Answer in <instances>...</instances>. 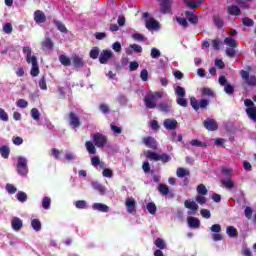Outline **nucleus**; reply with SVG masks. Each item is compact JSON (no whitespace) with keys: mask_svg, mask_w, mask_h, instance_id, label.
I'll return each mask as SVG.
<instances>
[{"mask_svg":"<svg viewBox=\"0 0 256 256\" xmlns=\"http://www.w3.org/2000/svg\"><path fill=\"white\" fill-rule=\"evenodd\" d=\"M157 99H163V93L156 91L145 97L144 103L146 109H155L157 107Z\"/></svg>","mask_w":256,"mask_h":256,"instance_id":"f257e3e1","label":"nucleus"},{"mask_svg":"<svg viewBox=\"0 0 256 256\" xmlns=\"http://www.w3.org/2000/svg\"><path fill=\"white\" fill-rule=\"evenodd\" d=\"M147 159H150V161H161L162 163H169L171 161V156L169 154L163 153L158 154L157 152L148 151L146 153Z\"/></svg>","mask_w":256,"mask_h":256,"instance_id":"f03ea898","label":"nucleus"},{"mask_svg":"<svg viewBox=\"0 0 256 256\" xmlns=\"http://www.w3.org/2000/svg\"><path fill=\"white\" fill-rule=\"evenodd\" d=\"M91 137L93 139L94 145L99 149H103V147H105L109 141L107 136L100 132L91 135Z\"/></svg>","mask_w":256,"mask_h":256,"instance_id":"7ed1b4c3","label":"nucleus"},{"mask_svg":"<svg viewBox=\"0 0 256 256\" xmlns=\"http://www.w3.org/2000/svg\"><path fill=\"white\" fill-rule=\"evenodd\" d=\"M190 105L194 111H199L200 109H207L209 106V100L201 99L200 101L197 100L195 97L190 98Z\"/></svg>","mask_w":256,"mask_h":256,"instance_id":"20e7f679","label":"nucleus"},{"mask_svg":"<svg viewBox=\"0 0 256 256\" xmlns=\"http://www.w3.org/2000/svg\"><path fill=\"white\" fill-rule=\"evenodd\" d=\"M175 95H177V105L180 107H187V99H185V88L177 86L175 89Z\"/></svg>","mask_w":256,"mask_h":256,"instance_id":"39448f33","label":"nucleus"},{"mask_svg":"<svg viewBox=\"0 0 256 256\" xmlns=\"http://www.w3.org/2000/svg\"><path fill=\"white\" fill-rule=\"evenodd\" d=\"M16 167L18 175H22L23 177H25V175L29 173V167H27V160L25 159V157H18V163Z\"/></svg>","mask_w":256,"mask_h":256,"instance_id":"423d86ee","label":"nucleus"},{"mask_svg":"<svg viewBox=\"0 0 256 256\" xmlns=\"http://www.w3.org/2000/svg\"><path fill=\"white\" fill-rule=\"evenodd\" d=\"M68 121H69V125H70V127H72V129H79V127H81V125H82L81 118H79L77 113H75L73 111H70L68 113Z\"/></svg>","mask_w":256,"mask_h":256,"instance_id":"0eeeda50","label":"nucleus"},{"mask_svg":"<svg viewBox=\"0 0 256 256\" xmlns=\"http://www.w3.org/2000/svg\"><path fill=\"white\" fill-rule=\"evenodd\" d=\"M218 81L221 87H224V92L226 95H233L235 93V87H233V85L227 81L225 76H220Z\"/></svg>","mask_w":256,"mask_h":256,"instance_id":"6e6552de","label":"nucleus"},{"mask_svg":"<svg viewBox=\"0 0 256 256\" xmlns=\"http://www.w3.org/2000/svg\"><path fill=\"white\" fill-rule=\"evenodd\" d=\"M71 61L75 69H83L85 67V60H83V56H79V54H73Z\"/></svg>","mask_w":256,"mask_h":256,"instance_id":"1a4fd4ad","label":"nucleus"},{"mask_svg":"<svg viewBox=\"0 0 256 256\" xmlns=\"http://www.w3.org/2000/svg\"><path fill=\"white\" fill-rule=\"evenodd\" d=\"M173 2L171 0H160V13L163 15H167V13H171V7Z\"/></svg>","mask_w":256,"mask_h":256,"instance_id":"9d476101","label":"nucleus"},{"mask_svg":"<svg viewBox=\"0 0 256 256\" xmlns=\"http://www.w3.org/2000/svg\"><path fill=\"white\" fill-rule=\"evenodd\" d=\"M203 125L207 131H217L219 129V125L215 119L207 118L204 120Z\"/></svg>","mask_w":256,"mask_h":256,"instance_id":"9b49d317","label":"nucleus"},{"mask_svg":"<svg viewBox=\"0 0 256 256\" xmlns=\"http://www.w3.org/2000/svg\"><path fill=\"white\" fill-rule=\"evenodd\" d=\"M109 59H113V52H111V50H103L99 56V63H101V65H106Z\"/></svg>","mask_w":256,"mask_h":256,"instance_id":"f8f14e48","label":"nucleus"},{"mask_svg":"<svg viewBox=\"0 0 256 256\" xmlns=\"http://www.w3.org/2000/svg\"><path fill=\"white\" fill-rule=\"evenodd\" d=\"M142 143L148 147V149H153L157 151V140L151 136L144 137L142 139Z\"/></svg>","mask_w":256,"mask_h":256,"instance_id":"ddd939ff","label":"nucleus"},{"mask_svg":"<svg viewBox=\"0 0 256 256\" xmlns=\"http://www.w3.org/2000/svg\"><path fill=\"white\" fill-rule=\"evenodd\" d=\"M163 125L168 131H173L179 127V123L175 119H165Z\"/></svg>","mask_w":256,"mask_h":256,"instance_id":"4468645a","label":"nucleus"},{"mask_svg":"<svg viewBox=\"0 0 256 256\" xmlns=\"http://www.w3.org/2000/svg\"><path fill=\"white\" fill-rule=\"evenodd\" d=\"M30 63L32 64L30 74L32 77H37L39 75V64L37 63V56H33Z\"/></svg>","mask_w":256,"mask_h":256,"instance_id":"2eb2a0df","label":"nucleus"},{"mask_svg":"<svg viewBox=\"0 0 256 256\" xmlns=\"http://www.w3.org/2000/svg\"><path fill=\"white\" fill-rule=\"evenodd\" d=\"M34 21L38 24L45 23L47 21V16H45V13L43 11L36 10L34 12Z\"/></svg>","mask_w":256,"mask_h":256,"instance_id":"dca6fc26","label":"nucleus"},{"mask_svg":"<svg viewBox=\"0 0 256 256\" xmlns=\"http://www.w3.org/2000/svg\"><path fill=\"white\" fill-rule=\"evenodd\" d=\"M11 227L14 231H21L23 229V221L19 217L12 218Z\"/></svg>","mask_w":256,"mask_h":256,"instance_id":"f3484780","label":"nucleus"},{"mask_svg":"<svg viewBox=\"0 0 256 256\" xmlns=\"http://www.w3.org/2000/svg\"><path fill=\"white\" fill-rule=\"evenodd\" d=\"M188 225L191 227V229H199L201 227V221L198 218H195L193 216H189L187 218Z\"/></svg>","mask_w":256,"mask_h":256,"instance_id":"a211bd4d","label":"nucleus"},{"mask_svg":"<svg viewBox=\"0 0 256 256\" xmlns=\"http://www.w3.org/2000/svg\"><path fill=\"white\" fill-rule=\"evenodd\" d=\"M227 13L228 15L239 17V15H241V8L237 5H230L227 7Z\"/></svg>","mask_w":256,"mask_h":256,"instance_id":"6ab92c4d","label":"nucleus"},{"mask_svg":"<svg viewBox=\"0 0 256 256\" xmlns=\"http://www.w3.org/2000/svg\"><path fill=\"white\" fill-rule=\"evenodd\" d=\"M184 15L187 17V21H189V23H191L192 25H197L199 23V17L193 12L186 11Z\"/></svg>","mask_w":256,"mask_h":256,"instance_id":"aec40b11","label":"nucleus"},{"mask_svg":"<svg viewBox=\"0 0 256 256\" xmlns=\"http://www.w3.org/2000/svg\"><path fill=\"white\" fill-rule=\"evenodd\" d=\"M135 205H137V203L135 202V199L133 198L126 199V207L129 213H136L137 209L135 208Z\"/></svg>","mask_w":256,"mask_h":256,"instance_id":"412c9836","label":"nucleus"},{"mask_svg":"<svg viewBox=\"0 0 256 256\" xmlns=\"http://www.w3.org/2000/svg\"><path fill=\"white\" fill-rule=\"evenodd\" d=\"M92 209H94V211H100L101 213H108L109 212V206H107L103 203H94L92 205Z\"/></svg>","mask_w":256,"mask_h":256,"instance_id":"4be33fe9","label":"nucleus"},{"mask_svg":"<svg viewBox=\"0 0 256 256\" xmlns=\"http://www.w3.org/2000/svg\"><path fill=\"white\" fill-rule=\"evenodd\" d=\"M146 29L149 31H155V29H159V23L157 20L151 18L148 21H146Z\"/></svg>","mask_w":256,"mask_h":256,"instance_id":"5701e85b","label":"nucleus"},{"mask_svg":"<svg viewBox=\"0 0 256 256\" xmlns=\"http://www.w3.org/2000/svg\"><path fill=\"white\" fill-rule=\"evenodd\" d=\"M184 206L186 207V209H191V211L193 213H197V211L199 209V205H197V203H195V201H191V200H186L184 202Z\"/></svg>","mask_w":256,"mask_h":256,"instance_id":"b1692460","label":"nucleus"},{"mask_svg":"<svg viewBox=\"0 0 256 256\" xmlns=\"http://www.w3.org/2000/svg\"><path fill=\"white\" fill-rule=\"evenodd\" d=\"M86 151L89 153V155H97V148H95V144L91 141L85 142Z\"/></svg>","mask_w":256,"mask_h":256,"instance_id":"393cba45","label":"nucleus"},{"mask_svg":"<svg viewBox=\"0 0 256 256\" xmlns=\"http://www.w3.org/2000/svg\"><path fill=\"white\" fill-rule=\"evenodd\" d=\"M157 109L162 113H171V104L167 102H161L158 104Z\"/></svg>","mask_w":256,"mask_h":256,"instance_id":"a878e982","label":"nucleus"},{"mask_svg":"<svg viewBox=\"0 0 256 256\" xmlns=\"http://www.w3.org/2000/svg\"><path fill=\"white\" fill-rule=\"evenodd\" d=\"M213 23L217 29H223L225 22H223V19L219 14L213 16Z\"/></svg>","mask_w":256,"mask_h":256,"instance_id":"bb28decb","label":"nucleus"},{"mask_svg":"<svg viewBox=\"0 0 256 256\" xmlns=\"http://www.w3.org/2000/svg\"><path fill=\"white\" fill-rule=\"evenodd\" d=\"M53 23L56 27V29H58V31H60V33H68L69 30H67V27L65 26V24L59 20H53Z\"/></svg>","mask_w":256,"mask_h":256,"instance_id":"cd10ccee","label":"nucleus"},{"mask_svg":"<svg viewBox=\"0 0 256 256\" xmlns=\"http://www.w3.org/2000/svg\"><path fill=\"white\" fill-rule=\"evenodd\" d=\"M226 233L229 237L234 238V239L239 237V231H237V228H235L233 226H228L226 228Z\"/></svg>","mask_w":256,"mask_h":256,"instance_id":"c85d7f7f","label":"nucleus"},{"mask_svg":"<svg viewBox=\"0 0 256 256\" xmlns=\"http://www.w3.org/2000/svg\"><path fill=\"white\" fill-rule=\"evenodd\" d=\"M246 115L248 119L256 123V107L255 108H246Z\"/></svg>","mask_w":256,"mask_h":256,"instance_id":"c756f323","label":"nucleus"},{"mask_svg":"<svg viewBox=\"0 0 256 256\" xmlns=\"http://www.w3.org/2000/svg\"><path fill=\"white\" fill-rule=\"evenodd\" d=\"M224 43L225 45H228V47H231L232 49H237L238 47L237 41H235V39H233L232 37L225 38Z\"/></svg>","mask_w":256,"mask_h":256,"instance_id":"7c9ffc66","label":"nucleus"},{"mask_svg":"<svg viewBox=\"0 0 256 256\" xmlns=\"http://www.w3.org/2000/svg\"><path fill=\"white\" fill-rule=\"evenodd\" d=\"M11 153V150L7 146H1L0 147V155L3 157V159H9V154Z\"/></svg>","mask_w":256,"mask_h":256,"instance_id":"2f4dec72","label":"nucleus"},{"mask_svg":"<svg viewBox=\"0 0 256 256\" xmlns=\"http://www.w3.org/2000/svg\"><path fill=\"white\" fill-rule=\"evenodd\" d=\"M59 61L62 65H64V67H69V65H71V58L67 57L66 55H60L59 56Z\"/></svg>","mask_w":256,"mask_h":256,"instance_id":"473e14b6","label":"nucleus"},{"mask_svg":"<svg viewBox=\"0 0 256 256\" xmlns=\"http://www.w3.org/2000/svg\"><path fill=\"white\" fill-rule=\"evenodd\" d=\"M23 53L24 55H26V62L27 63H31V61L33 60V57H35V55H31V48L29 47H23Z\"/></svg>","mask_w":256,"mask_h":256,"instance_id":"72a5a7b5","label":"nucleus"},{"mask_svg":"<svg viewBox=\"0 0 256 256\" xmlns=\"http://www.w3.org/2000/svg\"><path fill=\"white\" fill-rule=\"evenodd\" d=\"M42 49H48V50L53 49V40H51V38H46L42 42Z\"/></svg>","mask_w":256,"mask_h":256,"instance_id":"f704fd0d","label":"nucleus"},{"mask_svg":"<svg viewBox=\"0 0 256 256\" xmlns=\"http://www.w3.org/2000/svg\"><path fill=\"white\" fill-rule=\"evenodd\" d=\"M146 209L150 213V215H155L157 213V206L153 202H149L146 205Z\"/></svg>","mask_w":256,"mask_h":256,"instance_id":"c9c22d12","label":"nucleus"},{"mask_svg":"<svg viewBox=\"0 0 256 256\" xmlns=\"http://www.w3.org/2000/svg\"><path fill=\"white\" fill-rule=\"evenodd\" d=\"M158 191L160 195H169V186L166 184H159Z\"/></svg>","mask_w":256,"mask_h":256,"instance_id":"e433bc0d","label":"nucleus"},{"mask_svg":"<svg viewBox=\"0 0 256 256\" xmlns=\"http://www.w3.org/2000/svg\"><path fill=\"white\" fill-rule=\"evenodd\" d=\"M176 175L180 179H183V177H187L189 175V171L186 170L185 168H178L176 171Z\"/></svg>","mask_w":256,"mask_h":256,"instance_id":"4c0bfd02","label":"nucleus"},{"mask_svg":"<svg viewBox=\"0 0 256 256\" xmlns=\"http://www.w3.org/2000/svg\"><path fill=\"white\" fill-rule=\"evenodd\" d=\"M31 227L34 231H41V221L39 219H33L31 221Z\"/></svg>","mask_w":256,"mask_h":256,"instance_id":"58836bf2","label":"nucleus"},{"mask_svg":"<svg viewBox=\"0 0 256 256\" xmlns=\"http://www.w3.org/2000/svg\"><path fill=\"white\" fill-rule=\"evenodd\" d=\"M190 145H192V147H207V143L201 142L199 139L191 140Z\"/></svg>","mask_w":256,"mask_h":256,"instance_id":"ea45409f","label":"nucleus"},{"mask_svg":"<svg viewBox=\"0 0 256 256\" xmlns=\"http://www.w3.org/2000/svg\"><path fill=\"white\" fill-rule=\"evenodd\" d=\"M154 244L158 248V250L165 249V247H166L165 241L163 240V238H157L154 241Z\"/></svg>","mask_w":256,"mask_h":256,"instance_id":"a19ab883","label":"nucleus"},{"mask_svg":"<svg viewBox=\"0 0 256 256\" xmlns=\"http://www.w3.org/2000/svg\"><path fill=\"white\" fill-rule=\"evenodd\" d=\"M242 24L244 25V27H253V25H255V21H253V19L249 17H244L242 19Z\"/></svg>","mask_w":256,"mask_h":256,"instance_id":"79ce46f5","label":"nucleus"},{"mask_svg":"<svg viewBox=\"0 0 256 256\" xmlns=\"http://www.w3.org/2000/svg\"><path fill=\"white\" fill-rule=\"evenodd\" d=\"M16 106L20 109H27L29 106V102H27L25 99H18L16 102Z\"/></svg>","mask_w":256,"mask_h":256,"instance_id":"37998d69","label":"nucleus"},{"mask_svg":"<svg viewBox=\"0 0 256 256\" xmlns=\"http://www.w3.org/2000/svg\"><path fill=\"white\" fill-rule=\"evenodd\" d=\"M99 53H100L99 47H93L90 50V58L97 59L99 57Z\"/></svg>","mask_w":256,"mask_h":256,"instance_id":"c03bdc74","label":"nucleus"},{"mask_svg":"<svg viewBox=\"0 0 256 256\" xmlns=\"http://www.w3.org/2000/svg\"><path fill=\"white\" fill-rule=\"evenodd\" d=\"M31 117L32 119H34L35 121H39L41 114L39 113V109L37 108H32L31 109Z\"/></svg>","mask_w":256,"mask_h":256,"instance_id":"a18cd8bd","label":"nucleus"},{"mask_svg":"<svg viewBox=\"0 0 256 256\" xmlns=\"http://www.w3.org/2000/svg\"><path fill=\"white\" fill-rule=\"evenodd\" d=\"M177 23L181 25L184 29H187L189 27V22H187L186 18L177 17L176 18Z\"/></svg>","mask_w":256,"mask_h":256,"instance_id":"49530a36","label":"nucleus"},{"mask_svg":"<svg viewBox=\"0 0 256 256\" xmlns=\"http://www.w3.org/2000/svg\"><path fill=\"white\" fill-rule=\"evenodd\" d=\"M184 3L189 9H197L199 7V4L193 0H184Z\"/></svg>","mask_w":256,"mask_h":256,"instance_id":"de8ad7c7","label":"nucleus"},{"mask_svg":"<svg viewBox=\"0 0 256 256\" xmlns=\"http://www.w3.org/2000/svg\"><path fill=\"white\" fill-rule=\"evenodd\" d=\"M150 56L152 59H159L161 57V51H159L157 48H152Z\"/></svg>","mask_w":256,"mask_h":256,"instance_id":"09e8293b","label":"nucleus"},{"mask_svg":"<svg viewBox=\"0 0 256 256\" xmlns=\"http://www.w3.org/2000/svg\"><path fill=\"white\" fill-rule=\"evenodd\" d=\"M38 85H39L40 89H42V91H47V80H46L45 76H42Z\"/></svg>","mask_w":256,"mask_h":256,"instance_id":"8fccbe9b","label":"nucleus"},{"mask_svg":"<svg viewBox=\"0 0 256 256\" xmlns=\"http://www.w3.org/2000/svg\"><path fill=\"white\" fill-rule=\"evenodd\" d=\"M6 191L10 193V195H15V193H17V187L8 183L6 184Z\"/></svg>","mask_w":256,"mask_h":256,"instance_id":"3c124183","label":"nucleus"},{"mask_svg":"<svg viewBox=\"0 0 256 256\" xmlns=\"http://www.w3.org/2000/svg\"><path fill=\"white\" fill-rule=\"evenodd\" d=\"M221 183L227 189H234L235 188V184L231 180H221Z\"/></svg>","mask_w":256,"mask_h":256,"instance_id":"603ef678","label":"nucleus"},{"mask_svg":"<svg viewBox=\"0 0 256 256\" xmlns=\"http://www.w3.org/2000/svg\"><path fill=\"white\" fill-rule=\"evenodd\" d=\"M42 207L43 209H49L51 207V198L44 197L42 200Z\"/></svg>","mask_w":256,"mask_h":256,"instance_id":"864d4df0","label":"nucleus"},{"mask_svg":"<svg viewBox=\"0 0 256 256\" xmlns=\"http://www.w3.org/2000/svg\"><path fill=\"white\" fill-rule=\"evenodd\" d=\"M197 193L198 195H207V187H205L203 184H199L197 186Z\"/></svg>","mask_w":256,"mask_h":256,"instance_id":"5fc2aeb1","label":"nucleus"},{"mask_svg":"<svg viewBox=\"0 0 256 256\" xmlns=\"http://www.w3.org/2000/svg\"><path fill=\"white\" fill-rule=\"evenodd\" d=\"M75 207L77 209H85L87 207V201L85 200H78L75 202Z\"/></svg>","mask_w":256,"mask_h":256,"instance_id":"6e6d98bb","label":"nucleus"},{"mask_svg":"<svg viewBox=\"0 0 256 256\" xmlns=\"http://www.w3.org/2000/svg\"><path fill=\"white\" fill-rule=\"evenodd\" d=\"M17 199H18V201H20V203H25V201H27V193L18 192Z\"/></svg>","mask_w":256,"mask_h":256,"instance_id":"4d7b16f0","label":"nucleus"},{"mask_svg":"<svg viewBox=\"0 0 256 256\" xmlns=\"http://www.w3.org/2000/svg\"><path fill=\"white\" fill-rule=\"evenodd\" d=\"M0 120L1 121H9V115L5 112V109L0 108Z\"/></svg>","mask_w":256,"mask_h":256,"instance_id":"13d9d810","label":"nucleus"},{"mask_svg":"<svg viewBox=\"0 0 256 256\" xmlns=\"http://www.w3.org/2000/svg\"><path fill=\"white\" fill-rule=\"evenodd\" d=\"M201 93L204 97H213V90L210 88H203Z\"/></svg>","mask_w":256,"mask_h":256,"instance_id":"bf43d9fd","label":"nucleus"},{"mask_svg":"<svg viewBox=\"0 0 256 256\" xmlns=\"http://www.w3.org/2000/svg\"><path fill=\"white\" fill-rule=\"evenodd\" d=\"M200 215L204 217V219H211V211H209L208 209L200 210Z\"/></svg>","mask_w":256,"mask_h":256,"instance_id":"052dcab7","label":"nucleus"},{"mask_svg":"<svg viewBox=\"0 0 256 256\" xmlns=\"http://www.w3.org/2000/svg\"><path fill=\"white\" fill-rule=\"evenodd\" d=\"M130 48L133 49L134 53H143V47L139 44H131Z\"/></svg>","mask_w":256,"mask_h":256,"instance_id":"680f3d73","label":"nucleus"},{"mask_svg":"<svg viewBox=\"0 0 256 256\" xmlns=\"http://www.w3.org/2000/svg\"><path fill=\"white\" fill-rule=\"evenodd\" d=\"M103 177H107L108 179H111L113 177V170L109 168H105L102 172Z\"/></svg>","mask_w":256,"mask_h":256,"instance_id":"e2e57ef3","label":"nucleus"},{"mask_svg":"<svg viewBox=\"0 0 256 256\" xmlns=\"http://www.w3.org/2000/svg\"><path fill=\"white\" fill-rule=\"evenodd\" d=\"M100 163H101V159L99 158V156H94L91 158V165L93 167H99Z\"/></svg>","mask_w":256,"mask_h":256,"instance_id":"0e129e2a","label":"nucleus"},{"mask_svg":"<svg viewBox=\"0 0 256 256\" xmlns=\"http://www.w3.org/2000/svg\"><path fill=\"white\" fill-rule=\"evenodd\" d=\"M247 85H249L250 87H255L256 85V77L255 76H250L247 80H246Z\"/></svg>","mask_w":256,"mask_h":256,"instance_id":"69168bd1","label":"nucleus"},{"mask_svg":"<svg viewBox=\"0 0 256 256\" xmlns=\"http://www.w3.org/2000/svg\"><path fill=\"white\" fill-rule=\"evenodd\" d=\"M235 2H236L237 5H239V7H241L242 9H249V4H247V2H245L244 0H235Z\"/></svg>","mask_w":256,"mask_h":256,"instance_id":"338daca9","label":"nucleus"},{"mask_svg":"<svg viewBox=\"0 0 256 256\" xmlns=\"http://www.w3.org/2000/svg\"><path fill=\"white\" fill-rule=\"evenodd\" d=\"M112 49L113 51H115V53H121V43L120 42H114L112 45Z\"/></svg>","mask_w":256,"mask_h":256,"instance_id":"774afa93","label":"nucleus"}]
</instances>
